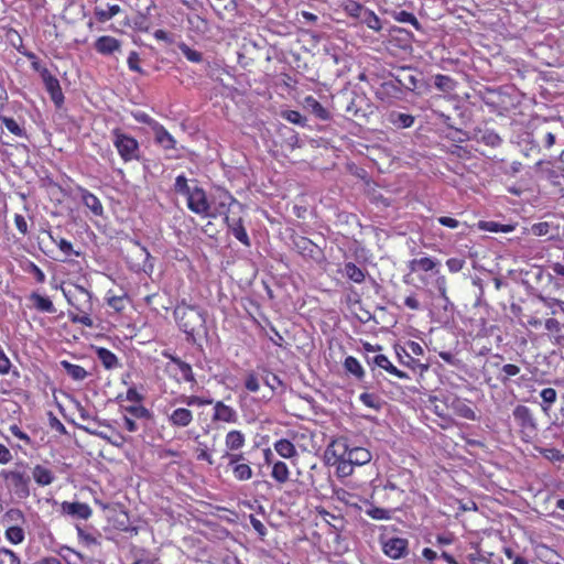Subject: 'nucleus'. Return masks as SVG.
Masks as SVG:
<instances>
[{
	"label": "nucleus",
	"mask_w": 564,
	"mask_h": 564,
	"mask_svg": "<svg viewBox=\"0 0 564 564\" xmlns=\"http://www.w3.org/2000/svg\"><path fill=\"white\" fill-rule=\"evenodd\" d=\"M174 318L180 329L187 338H193L205 329L206 318L197 305L188 304L185 299L181 300L174 308Z\"/></svg>",
	"instance_id": "obj_1"
},
{
	"label": "nucleus",
	"mask_w": 564,
	"mask_h": 564,
	"mask_svg": "<svg viewBox=\"0 0 564 564\" xmlns=\"http://www.w3.org/2000/svg\"><path fill=\"white\" fill-rule=\"evenodd\" d=\"M67 302L75 311H68V318L74 324H82L86 327H93V295L82 285H75L73 291L64 293Z\"/></svg>",
	"instance_id": "obj_2"
},
{
	"label": "nucleus",
	"mask_w": 564,
	"mask_h": 564,
	"mask_svg": "<svg viewBox=\"0 0 564 564\" xmlns=\"http://www.w3.org/2000/svg\"><path fill=\"white\" fill-rule=\"evenodd\" d=\"M512 419L520 440L531 444L539 434V422L534 412L524 404H517L512 410Z\"/></svg>",
	"instance_id": "obj_3"
},
{
	"label": "nucleus",
	"mask_w": 564,
	"mask_h": 564,
	"mask_svg": "<svg viewBox=\"0 0 564 564\" xmlns=\"http://www.w3.org/2000/svg\"><path fill=\"white\" fill-rule=\"evenodd\" d=\"M26 469L28 464L23 460H20L15 463L14 468L2 469L0 471V476L6 481L7 486L20 499H26L31 495V478Z\"/></svg>",
	"instance_id": "obj_4"
},
{
	"label": "nucleus",
	"mask_w": 564,
	"mask_h": 564,
	"mask_svg": "<svg viewBox=\"0 0 564 564\" xmlns=\"http://www.w3.org/2000/svg\"><path fill=\"white\" fill-rule=\"evenodd\" d=\"M162 356L169 359L163 367V372L167 378L178 384L183 382L191 383L192 387L197 384L193 368L188 362L172 355L169 350H163Z\"/></svg>",
	"instance_id": "obj_5"
},
{
	"label": "nucleus",
	"mask_w": 564,
	"mask_h": 564,
	"mask_svg": "<svg viewBox=\"0 0 564 564\" xmlns=\"http://www.w3.org/2000/svg\"><path fill=\"white\" fill-rule=\"evenodd\" d=\"M111 134L113 147L124 163L140 160V144L134 137L124 133L120 128L112 129Z\"/></svg>",
	"instance_id": "obj_6"
},
{
	"label": "nucleus",
	"mask_w": 564,
	"mask_h": 564,
	"mask_svg": "<svg viewBox=\"0 0 564 564\" xmlns=\"http://www.w3.org/2000/svg\"><path fill=\"white\" fill-rule=\"evenodd\" d=\"M293 249L306 261L315 264H323L326 262L324 250L313 242L307 237L301 235H293L291 237Z\"/></svg>",
	"instance_id": "obj_7"
},
{
	"label": "nucleus",
	"mask_w": 564,
	"mask_h": 564,
	"mask_svg": "<svg viewBox=\"0 0 564 564\" xmlns=\"http://www.w3.org/2000/svg\"><path fill=\"white\" fill-rule=\"evenodd\" d=\"M209 204L210 215H207L206 218H217L218 216H224L225 218L226 215H229L232 206L241 207L238 200L228 191H219Z\"/></svg>",
	"instance_id": "obj_8"
},
{
	"label": "nucleus",
	"mask_w": 564,
	"mask_h": 564,
	"mask_svg": "<svg viewBox=\"0 0 564 564\" xmlns=\"http://www.w3.org/2000/svg\"><path fill=\"white\" fill-rule=\"evenodd\" d=\"M187 199V208L194 214L206 218L207 215H210V204L207 198L206 192L198 186H194L189 194L186 196Z\"/></svg>",
	"instance_id": "obj_9"
},
{
	"label": "nucleus",
	"mask_w": 564,
	"mask_h": 564,
	"mask_svg": "<svg viewBox=\"0 0 564 564\" xmlns=\"http://www.w3.org/2000/svg\"><path fill=\"white\" fill-rule=\"evenodd\" d=\"M503 356L496 354L487 358L481 367V373L485 383L492 386V381H498V377L501 376Z\"/></svg>",
	"instance_id": "obj_10"
},
{
	"label": "nucleus",
	"mask_w": 564,
	"mask_h": 564,
	"mask_svg": "<svg viewBox=\"0 0 564 564\" xmlns=\"http://www.w3.org/2000/svg\"><path fill=\"white\" fill-rule=\"evenodd\" d=\"M44 87L56 107L64 104V94L59 80L50 70H43L41 76Z\"/></svg>",
	"instance_id": "obj_11"
},
{
	"label": "nucleus",
	"mask_w": 564,
	"mask_h": 564,
	"mask_svg": "<svg viewBox=\"0 0 564 564\" xmlns=\"http://www.w3.org/2000/svg\"><path fill=\"white\" fill-rule=\"evenodd\" d=\"M409 542L404 538H390L382 543L383 553L393 560H399L408 554Z\"/></svg>",
	"instance_id": "obj_12"
},
{
	"label": "nucleus",
	"mask_w": 564,
	"mask_h": 564,
	"mask_svg": "<svg viewBox=\"0 0 564 564\" xmlns=\"http://www.w3.org/2000/svg\"><path fill=\"white\" fill-rule=\"evenodd\" d=\"M194 421V414L188 408H175L167 414V422L173 429L188 427Z\"/></svg>",
	"instance_id": "obj_13"
},
{
	"label": "nucleus",
	"mask_w": 564,
	"mask_h": 564,
	"mask_svg": "<svg viewBox=\"0 0 564 564\" xmlns=\"http://www.w3.org/2000/svg\"><path fill=\"white\" fill-rule=\"evenodd\" d=\"M350 446L346 437H338L333 440L326 448V457L328 462H337L348 458Z\"/></svg>",
	"instance_id": "obj_14"
},
{
	"label": "nucleus",
	"mask_w": 564,
	"mask_h": 564,
	"mask_svg": "<svg viewBox=\"0 0 564 564\" xmlns=\"http://www.w3.org/2000/svg\"><path fill=\"white\" fill-rule=\"evenodd\" d=\"M76 192L80 196L82 203L89 209L93 216L101 217L104 215V206L95 194L79 185L76 187Z\"/></svg>",
	"instance_id": "obj_15"
},
{
	"label": "nucleus",
	"mask_w": 564,
	"mask_h": 564,
	"mask_svg": "<svg viewBox=\"0 0 564 564\" xmlns=\"http://www.w3.org/2000/svg\"><path fill=\"white\" fill-rule=\"evenodd\" d=\"M367 362L368 365H373L380 369H383L389 375L394 376L398 379H410L409 375L405 371L397 368L386 355L378 354L373 356L371 359H367Z\"/></svg>",
	"instance_id": "obj_16"
},
{
	"label": "nucleus",
	"mask_w": 564,
	"mask_h": 564,
	"mask_svg": "<svg viewBox=\"0 0 564 564\" xmlns=\"http://www.w3.org/2000/svg\"><path fill=\"white\" fill-rule=\"evenodd\" d=\"M395 354H397V357H398V361L411 369L412 371L414 372H420L421 375L424 373L425 371H427L429 369V365L427 364H423L421 362L419 359H415L409 351L406 348L404 347H401V346H398L395 348Z\"/></svg>",
	"instance_id": "obj_17"
},
{
	"label": "nucleus",
	"mask_w": 564,
	"mask_h": 564,
	"mask_svg": "<svg viewBox=\"0 0 564 564\" xmlns=\"http://www.w3.org/2000/svg\"><path fill=\"white\" fill-rule=\"evenodd\" d=\"M94 48L104 56H109L121 50V42L110 35H101L94 42Z\"/></svg>",
	"instance_id": "obj_18"
},
{
	"label": "nucleus",
	"mask_w": 564,
	"mask_h": 564,
	"mask_svg": "<svg viewBox=\"0 0 564 564\" xmlns=\"http://www.w3.org/2000/svg\"><path fill=\"white\" fill-rule=\"evenodd\" d=\"M224 221L238 241H240L246 247L251 246L250 238L243 226V220L241 217L235 218L230 217L229 215H226Z\"/></svg>",
	"instance_id": "obj_19"
},
{
	"label": "nucleus",
	"mask_w": 564,
	"mask_h": 564,
	"mask_svg": "<svg viewBox=\"0 0 564 564\" xmlns=\"http://www.w3.org/2000/svg\"><path fill=\"white\" fill-rule=\"evenodd\" d=\"M212 420L213 422L236 423L238 414L232 406L225 404L223 401H216Z\"/></svg>",
	"instance_id": "obj_20"
},
{
	"label": "nucleus",
	"mask_w": 564,
	"mask_h": 564,
	"mask_svg": "<svg viewBox=\"0 0 564 564\" xmlns=\"http://www.w3.org/2000/svg\"><path fill=\"white\" fill-rule=\"evenodd\" d=\"M61 509L63 514L72 516L82 520H87L93 513L90 507L87 503L79 501H64L61 505Z\"/></svg>",
	"instance_id": "obj_21"
},
{
	"label": "nucleus",
	"mask_w": 564,
	"mask_h": 564,
	"mask_svg": "<svg viewBox=\"0 0 564 564\" xmlns=\"http://www.w3.org/2000/svg\"><path fill=\"white\" fill-rule=\"evenodd\" d=\"M303 105L319 120L327 121L332 118L330 112L311 95L304 98Z\"/></svg>",
	"instance_id": "obj_22"
},
{
	"label": "nucleus",
	"mask_w": 564,
	"mask_h": 564,
	"mask_svg": "<svg viewBox=\"0 0 564 564\" xmlns=\"http://www.w3.org/2000/svg\"><path fill=\"white\" fill-rule=\"evenodd\" d=\"M32 477L34 481L41 487L50 486L55 480L53 470L41 464H36L33 467Z\"/></svg>",
	"instance_id": "obj_23"
},
{
	"label": "nucleus",
	"mask_w": 564,
	"mask_h": 564,
	"mask_svg": "<svg viewBox=\"0 0 564 564\" xmlns=\"http://www.w3.org/2000/svg\"><path fill=\"white\" fill-rule=\"evenodd\" d=\"M154 139L164 150H173L176 145L174 137L165 129V127L159 123L154 129Z\"/></svg>",
	"instance_id": "obj_24"
},
{
	"label": "nucleus",
	"mask_w": 564,
	"mask_h": 564,
	"mask_svg": "<svg viewBox=\"0 0 564 564\" xmlns=\"http://www.w3.org/2000/svg\"><path fill=\"white\" fill-rule=\"evenodd\" d=\"M451 409L459 417L470 420V421H475L477 419L476 412L468 404V402L464 399H460V398L453 399V401L451 403Z\"/></svg>",
	"instance_id": "obj_25"
},
{
	"label": "nucleus",
	"mask_w": 564,
	"mask_h": 564,
	"mask_svg": "<svg viewBox=\"0 0 564 564\" xmlns=\"http://www.w3.org/2000/svg\"><path fill=\"white\" fill-rule=\"evenodd\" d=\"M387 121L398 129H405L414 124L415 118L410 113L392 110L387 115Z\"/></svg>",
	"instance_id": "obj_26"
},
{
	"label": "nucleus",
	"mask_w": 564,
	"mask_h": 564,
	"mask_svg": "<svg viewBox=\"0 0 564 564\" xmlns=\"http://www.w3.org/2000/svg\"><path fill=\"white\" fill-rule=\"evenodd\" d=\"M95 352L105 369L112 370L120 366L118 357L108 348L96 347Z\"/></svg>",
	"instance_id": "obj_27"
},
{
	"label": "nucleus",
	"mask_w": 564,
	"mask_h": 564,
	"mask_svg": "<svg viewBox=\"0 0 564 564\" xmlns=\"http://www.w3.org/2000/svg\"><path fill=\"white\" fill-rule=\"evenodd\" d=\"M33 307L42 313L53 314L56 308L48 296H43L37 292H32L29 296Z\"/></svg>",
	"instance_id": "obj_28"
},
{
	"label": "nucleus",
	"mask_w": 564,
	"mask_h": 564,
	"mask_svg": "<svg viewBox=\"0 0 564 564\" xmlns=\"http://www.w3.org/2000/svg\"><path fill=\"white\" fill-rule=\"evenodd\" d=\"M440 262L431 257H422L412 259L409 262V269L411 272H430L438 267Z\"/></svg>",
	"instance_id": "obj_29"
},
{
	"label": "nucleus",
	"mask_w": 564,
	"mask_h": 564,
	"mask_svg": "<svg viewBox=\"0 0 564 564\" xmlns=\"http://www.w3.org/2000/svg\"><path fill=\"white\" fill-rule=\"evenodd\" d=\"M246 444V436L241 431L231 430L226 434L225 445L227 451L236 452L241 449Z\"/></svg>",
	"instance_id": "obj_30"
},
{
	"label": "nucleus",
	"mask_w": 564,
	"mask_h": 564,
	"mask_svg": "<svg viewBox=\"0 0 564 564\" xmlns=\"http://www.w3.org/2000/svg\"><path fill=\"white\" fill-rule=\"evenodd\" d=\"M274 451L285 459H291L297 456L295 445L288 438H280L273 444Z\"/></svg>",
	"instance_id": "obj_31"
},
{
	"label": "nucleus",
	"mask_w": 564,
	"mask_h": 564,
	"mask_svg": "<svg viewBox=\"0 0 564 564\" xmlns=\"http://www.w3.org/2000/svg\"><path fill=\"white\" fill-rule=\"evenodd\" d=\"M372 458V455L369 449L360 446L350 447L348 453V459L355 466H362L368 464Z\"/></svg>",
	"instance_id": "obj_32"
},
{
	"label": "nucleus",
	"mask_w": 564,
	"mask_h": 564,
	"mask_svg": "<svg viewBox=\"0 0 564 564\" xmlns=\"http://www.w3.org/2000/svg\"><path fill=\"white\" fill-rule=\"evenodd\" d=\"M291 471L288 465L282 460H275L272 463L271 477L279 484L283 485L290 479Z\"/></svg>",
	"instance_id": "obj_33"
},
{
	"label": "nucleus",
	"mask_w": 564,
	"mask_h": 564,
	"mask_svg": "<svg viewBox=\"0 0 564 564\" xmlns=\"http://www.w3.org/2000/svg\"><path fill=\"white\" fill-rule=\"evenodd\" d=\"M344 274L354 283L361 284L366 281L367 271L359 268L354 262H346L344 264Z\"/></svg>",
	"instance_id": "obj_34"
},
{
	"label": "nucleus",
	"mask_w": 564,
	"mask_h": 564,
	"mask_svg": "<svg viewBox=\"0 0 564 564\" xmlns=\"http://www.w3.org/2000/svg\"><path fill=\"white\" fill-rule=\"evenodd\" d=\"M120 12L121 8L118 4H108L106 9L100 6H96L94 8V15L96 20L100 23L109 21Z\"/></svg>",
	"instance_id": "obj_35"
},
{
	"label": "nucleus",
	"mask_w": 564,
	"mask_h": 564,
	"mask_svg": "<svg viewBox=\"0 0 564 564\" xmlns=\"http://www.w3.org/2000/svg\"><path fill=\"white\" fill-rule=\"evenodd\" d=\"M344 369L352 375L357 380H362L366 376L365 369L359 360L354 356H348L344 360Z\"/></svg>",
	"instance_id": "obj_36"
},
{
	"label": "nucleus",
	"mask_w": 564,
	"mask_h": 564,
	"mask_svg": "<svg viewBox=\"0 0 564 564\" xmlns=\"http://www.w3.org/2000/svg\"><path fill=\"white\" fill-rule=\"evenodd\" d=\"M61 367L66 371V373L75 381H83L88 377V372L84 367L72 364L67 360H62L59 362Z\"/></svg>",
	"instance_id": "obj_37"
},
{
	"label": "nucleus",
	"mask_w": 564,
	"mask_h": 564,
	"mask_svg": "<svg viewBox=\"0 0 564 564\" xmlns=\"http://www.w3.org/2000/svg\"><path fill=\"white\" fill-rule=\"evenodd\" d=\"M534 552L541 561L547 564H553L556 560L560 558L558 553L544 543L535 545Z\"/></svg>",
	"instance_id": "obj_38"
},
{
	"label": "nucleus",
	"mask_w": 564,
	"mask_h": 564,
	"mask_svg": "<svg viewBox=\"0 0 564 564\" xmlns=\"http://www.w3.org/2000/svg\"><path fill=\"white\" fill-rule=\"evenodd\" d=\"M175 402L185 404L186 406H205L214 403L213 399L200 397V395H185L182 394Z\"/></svg>",
	"instance_id": "obj_39"
},
{
	"label": "nucleus",
	"mask_w": 564,
	"mask_h": 564,
	"mask_svg": "<svg viewBox=\"0 0 564 564\" xmlns=\"http://www.w3.org/2000/svg\"><path fill=\"white\" fill-rule=\"evenodd\" d=\"M435 87L443 93H451L455 90L457 82L451 76L437 74L434 76Z\"/></svg>",
	"instance_id": "obj_40"
},
{
	"label": "nucleus",
	"mask_w": 564,
	"mask_h": 564,
	"mask_svg": "<svg viewBox=\"0 0 564 564\" xmlns=\"http://www.w3.org/2000/svg\"><path fill=\"white\" fill-rule=\"evenodd\" d=\"M236 480L247 481L252 478L253 471L249 463H240L230 467Z\"/></svg>",
	"instance_id": "obj_41"
},
{
	"label": "nucleus",
	"mask_w": 564,
	"mask_h": 564,
	"mask_svg": "<svg viewBox=\"0 0 564 564\" xmlns=\"http://www.w3.org/2000/svg\"><path fill=\"white\" fill-rule=\"evenodd\" d=\"M392 17L395 21H398L400 23L411 24L416 31L423 30L422 24L420 23V21L416 19V17L412 12L401 10V11L393 12Z\"/></svg>",
	"instance_id": "obj_42"
},
{
	"label": "nucleus",
	"mask_w": 564,
	"mask_h": 564,
	"mask_svg": "<svg viewBox=\"0 0 564 564\" xmlns=\"http://www.w3.org/2000/svg\"><path fill=\"white\" fill-rule=\"evenodd\" d=\"M50 239L58 247V249L67 257L75 256L79 257L80 252L74 250L73 243L65 238H56L52 231H48Z\"/></svg>",
	"instance_id": "obj_43"
},
{
	"label": "nucleus",
	"mask_w": 564,
	"mask_h": 564,
	"mask_svg": "<svg viewBox=\"0 0 564 564\" xmlns=\"http://www.w3.org/2000/svg\"><path fill=\"white\" fill-rule=\"evenodd\" d=\"M162 300L163 296L159 292L149 294L144 297L147 306H149L156 314H159L162 310L169 311L170 308V306L165 305Z\"/></svg>",
	"instance_id": "obj_44"
},
{
	"label": "nucleus",
	"mask_w": 564,
	"mask_h": 564,
	"mask_svg": "<svg viewBox=\"0 0 564 564\" xmlns=\"http://www.w3.org/2000/svg\"><path fill=\"white\" fill-rule=\"evenodd\" d=\"M4 536L10 543L18 545L24 541L25 532L20 525H11L6 529Z\"/></svg>",
	"instance_id": "obj_45"
},
{
	"label": "nucleus",
	"mask_w": 564,
	"mask_h": 564,
	"mask_svg": "<svg viewBox=\"0 0 564 564\" xmlns=\"http://www.w3.org/2000/svg\"><path fill=\"white\" fill-rule=\"evenodd\" d=\"M359 401L365 406L373 409L376 411H379L383 405V401L381 400V398L373 392H362L359 395Z\"/></svg>",
	"instance_id": "obj_46"
},
{
	"label": "nucleus",
	"mask_w": 564,
	"mask_h": 564,
	"mask_svg": "<svg viewBox=\"0 0 564 564\" xmlns=\"http://www.w3.org/2000/svg\"><path fill=\"white\" fill-rule=\"evenodd\" d=\"M261 379L263 383L271 389V391H276L279 388L283 387L282 380L275 373L271 372L267 368H262Z\"/></svg>",
	"instance_id": "obj_47"
},
{
	"label": "nucleus",
	"mask_w": 564,
	"mask_h": 564,
	"mask_svg": "<svg viewBox=\"0 0 564 564\" xmlns=\"http://www.w3.org/2000/svg\"><path fill=\"white\" fill-rule=\"evenodd\" d=\"M22 269L25 273H29L33 275L34 280L39 284H43L46 280L45 273L43 270L33 261L28 260L23 265Z\"/></svg>",
	"instance_id": "obj_48"
},
{
	"label": "nucleus",
	"mask_w": 564,
	"mask_h": 564,
	"mask_svg": "<svg viewBox=\"0 0 564 564\" xmlns=\"http://www.w3.org/2000/svg\"><path fill=\"white\" fill-rule=\"evenodd\" d=\"M126 299H127V294L113 295L111 293V291H108L107 295H106V303L116 313H121L126 308V304H124Z\"/></svg>",
	"instance_id": "obj_49"
},
{
	"label": "nucleus",
	"mask_w": 564,
	"mask_h": 564,
	"mask_svg": "<svg viewBox=\"0 0 564 564\" xmlns=\"http://www.w3.org/2000/svg\"><path fill=\"white\" fill-rule=\"evenodd\" d=\"M0 121L13 135L20 138L26 137L25 130L20 127V124L13 118L0 116Z\"/></svg>",
	"instance_id": "obj_50"
},
{
	"label": "nucleus",
	"mask_w": 564,
	"mask_h": 564,
	"mask_svg": "<svg viewBox=\"0 0 564 564\" xmlns=\"http://www.w3.org/2000/svg\"><path fill=\"white\" fill-rule=\"evenodd\" d=\"M467 560L470 564H496L492 560V554L486 553L480 549H476L475 552L469 553Z\"/></svg>",
	"instance_id": "obj_51"
},
{
	"label": "nucleus",
	"mask_w": 564,
	"mask_h": 564,
	"mask_svg": "<svg viewBox=\"0 0 564 564\" xmlns=\"http://www.w3.org/2000/svg\"><path fill=\"white\" fill-rule=\"evenodd\" d=\"M361 21L371 30L380 32L382 29L380 18L370 9L364 11Z\"/></svg>",
	"instance_id": "obj_52"
},
{
	"label": "nucleus",
	"mask_w": 564,
	"mask_h": 564,
	"mask_svg": "<svg viewBox=\"0 0 564 564\" xmlns=\"http://www.w3.org/2000/svg\"><path fill=\"white\" fill-rule=\"evenodd\" d=\"M521 369L514 364L502 365L501 376L498 377V381L502 384H507L508 381L520 373Z\"/></svg>",
	"instance_id": "obj_53"
},
{
	"label": "nucleus",
	"mask_w": 564,
	"mask_h": 564,
	"mask_svg": "<svg viewBox=\"0 0 564 564\" xmlns=\"http://www.w3.org/2000/svg\"><path fill=\"white\" fill-rule=\"evenodd\" d=\"M332 465L336 466V474L339 477H348L354 473L355 465L348 458L332 462Z\"/></svg>",
	"instance_id": "obj_54"
},
{
	"label": "nucleus",
	"mask_w": 564,
	"mask_h": 564,
	"mask_svg": "<svg viewBox=\"0 0 564 564\" xmlns=\"http://www.w3.org/2000/svg\"><path fill=\"white\" fill-rule=\"evenodd\" d=\"M540 397L542 398L543 404L542 410L544 412H547L550 410V406L556 402L557 399V392L553 388H544L540 392Z\"/></svg>",
	"instance_id": "obj_55"
},
{
	"label": "nucleus",
	"mask_w": 564,
	"mask_h": 564,
	"mask_svg": "<svg viewBox=\"0 0 564 564\" xmlns=\"http://www.w3.org/2000/svg\"><path fill=\"white\" fill-rule=\"evenodd\" d=\"M0 564H21L18 553L6 546L0 547Z\"/></svg>",
	"instance_id": "obj_56"
},
{
	"label": "nucleus",
	"mask_w": 564,
	"mask_h": 564,
	"mask_svg": "<svg viewBox=\"0 0 564 564\" xmlns=\"http://www.w3.org/2000/svg\"><path fill=\"white\" fill-rule=\"evenodd\" d=\"M178 48L187 61L192 63H200L203 61V54L189 47L186 43H180Z\"/></svg>",
	"instance_id": "obj_57"
},
{
	"label": "nucleus",
	"mask_w": 564,
	"mask_h": 564,
	"mask_svg": "<svg viewBox=\"0 0 564 564\" xmlns=\"http://www.w3.org/2000/svg\"><path fill=\"white\" fill-rule=\"evenodd\" d=\"M346 13L354 18H362L364 11H366L368 8H365L361 3L349 0L345 7H344Z\"/></svg>",
	"instance_id": "obj_58"
},
{
	"label": "nucleus",
	"mask_w": 564,
	"mask_h": 564,
	"mask_svg": "<svg viewBox=\"0 0 564 564\" xmlns=\"http://www.w3.org/2000/svg\"><path fill=\"white\" fill-rule=\"evenodd\" d=\"M245 388L249 392H258L260 389V379L259 376L254 371H248L245 377Z\"/></svg>",
	"instance_id": "obj_59"
},
{
	"label": "nucleus",
	"mask_w": 564,
	"mask_h": 564,
	"mask_svg": "<svg viewBox=\"0 0 564 564\" xmlns=\"http://www.w3.org/2000/svg\"><path fill=\"white\" fill-rule=\"evenodd\" d=\"M193 187H191L188 185V181L186 178L185 175H178L176 178H175V183H174V191L177 193V194H181V195H184V196H187L191 192Z\"/></svg>",
	"instance_id": "obj_60"
},
{
	"label": "nucleus",
	"mask_w": 564,
	"mask_h": 564,
	"mask_svg": "<svg viewBox=\"0 0 564 564\" xmlns=\"http://www.w3.org/2000/svg\"><path fill=\"white\" fill-rule=\"evenodd\" d=\"M126 411L137 419H149L151 416L150 411L141 404L127 406Z\"/></svg>",
	"instance_id": "obj_61"
},
{
	"label": "nucleus",
	"mask_w": 564,
	"mask_h": 564,
	"mask_svg": "<svg viewBox=\"0 0 564 564\" xmlns=\"http://www.w3.org/2000/svg\"><path fill=\"white\" fill-rule=\"evenodd\" d=\"M283 118L288 120L291 123L299 124V126H305L306 124V118L301 115V112L296 110H288L283 113Z\"/></svg>",
	"instance_id": "obj_62"
},
{
	"label": "nucleus",
	"mask_w": 564,
	"mask_h": 564,
	"mask_svg": "<svg viewBox=\"0 0 564 564\" xmlns=\"http://www.w3.org/2000/svg\"><path fill=\"white\" fill-rule=\"evenodd\" d=\"M132 117L137 122L148 124L152 130L160 123L144 111L133 112Z\"/></svg>",
	"instance_id": "obj_63"
},
{
	"label": "nucleus",
	"mask_w": 564,
	"mask_h": 564,
	"mask_svg": "<svg viewBox=\"0 0 564 564\" xmlns=\"http://www.w3.org/2000/svg\"><path fill=\"white\" fill-rule=\"evenodd\" d=\"M127 63H128V67L130 70L143 74V70L140 66V56H139L138 52H135V51L130 52Z\"/></svg>",
	"instance_id": "obj_64"
}]
</instances>
